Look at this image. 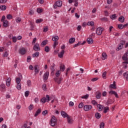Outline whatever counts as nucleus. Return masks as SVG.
<instances>
[{"label": "nucleus", "instance_id": "1", "mask_svg": "<svg viewBox=\"0 0 128 128\" xmlns=\"http://www.w3.org/2000/svg\"><path fill=\"white\" fill-rule=\"evenodd\" d=\"M56 118L54 116H52V118L50 122V124L52 126H54L56 124Z\"/></svg>", "mask_w": 128, "mask_h": 128}, {"label": "nucleus", "instance_id": "2", "mask_svg": "<svg viewBox=\"0 0 128 128\" xmlns=\"http://www.w3.org/2000/svg\"><path fill=\"white\" fill-rule=\"evenodd\" d=\"M62 6V2L58 0L54 5V8H60Z\"/></svg>", "mask_w": 128, "mask_h": 128}, {"label": "nucleus", "instance_id": "3", "mask_svg": "<svg viewBox=\"0 0 128 128\" xmlns=\"http://www.w3.org/2000/svg\"><path fill=\"white\" fill-rule=\"evenodd\" d=\"M18 52L20 54L24 56V54H26V50L24 48H21L19 49Z\"/></svg>", "mask_w": 128, "mask_h": 128}, {"label": "nucleus", "instance_id": "4", "mask_svg": "<svg viewBox=\"0 0 128 128\" xmlns=\"http://www.w3.org/2000/svg\"><path fill=\"white\" fill-rule=\"evenodd\" d=\"M92 108V105H85L84 106V110L85 112H89Z\"/></svg>", "mask_w": 128, "mask_h": 128}, {"label": "nucleus", "instance_id": "5", "mask_svg": "<svg viewBox=\"0 0 128 128\" xmlns=\"http://www.w3.org/2000/svg\"><path fill=\"white\" fill-rule=\"evenodd\" d=\"M54 82H56V84H60V83L62 82V78H58V77H56L54 78Z\"/></svg>", "mask_w": 128, "mask_h": 128}, {"label": "nucleus", "instance_id": "6", "mask_svg": "<svg viewBox=\"0 0 128 128\" xmlns=\"http://www.w3.org/2000/svg\"><path fill=\"white\" fill-rule=\"evenodd\" d=\"M103 31H104V28H102L100 27H99L96 29V34L98 36H100V34H102Z\"/></svg>", "mask_w": 128, "mask_h": 128}, {"label": "nucleus", "instance_id": "7", "mask_svg": "<svg viewBox=\"0 0 128 128\" xmlns=\"http://www.w3.org/2000/svg\"><path fill=\"white\" fill-rule=\"evenodd\" d=\"M33 50L36 52L40 50V44L38 43L36 44L33 47Z\"/></svg>", "mask_w": 128, "mask_h": 128}, {"label": "nucleus", "instance_id": "8", "mask_svg": "<svg viewBox=\"0 0 128 128\" xmlns=\"http://www.w3.org/2000/svg\"><path fill=\"white\" fill-rule=\"evenodd\" d=\"M48 76H50V72H46L44 73L43 78L44 80H48Z\"/></svg>", "mask_w": 128, "mask_h": 128}, {"label": "nucleus", "instance_id": "9", "mask_svg": "<svg viewBox=\"0 0 128 128\" xmlns=\"http://www.w3.org/2000/svg\"><path fill=\"white\" fill-rule=\"evenodd\" d=\"M0 92H6V85L4 84H2L0 85Z\"/></svg>", "mask_w": 128, "mask_h": 128}, {"label": "nucleus", "instance_id": "10", "mask_svg": "<svg viewBox=\"0 0 128 128\" xmlns=\"http://www.w3.org/2000/svg\"><path fill=\"white\" fill-rule=\"evenodd\" d=\"M110 94H114L116 98H118V93L116 92V91L114 90H110L109 92Z\"/></svg>", "mask_w": 128, "mask_h": 128}, {"label": "nucleus", "instance_id": "11", "mask_svg": "<svg viewBox=\"0 0 128 128\" xmlns=\"http://www.w3.org/2000/svg\"><path fill=\"white\" fill-rule=\"evenodd\" d=\"M64 50H62V51L58 54V56L60 58H62L64 56Z\"/></svg>", "mask_w": 128, "mask_h": 128}, {"label": "nucleus", "instance_id": "12", "mask_svg": "<svg viewBox=\"0 0 128 128\" xmlns=\"http://www.w3.org/2000/svg\"><path fill=\"white\" fill-rule=\"evenodd\" d=\"M97 108H98V110L99 112H102V110H104V106H102V105H100V104H98L97 105Z\"/></svg>", "mask_w": 128, "mask_h": 128}, {"label": "nucleus", "instance_id": "13", "mask_svg": "<svg viewBox=\"0 0 128 128\" xmlns=\"http://www.w3.org/2000/svg\"><path fill=\"white\" fill-rule=\"evenodd\" d=\"M61 116H63L64 118H68V114H66V112H64V111H61Z\"/></svg>", "mask_w": 128, "mask_h": 128}, {"label": "nucleus", "instance_id": "14", "mask_svg": "<svg viewBox=\"0 0 128 128\" xmlns=\"http://www.w3.org/2000/svg\"><path fill=\"white\" fill-rule=\"evenodd\" d=\"M38 65L34 66V69L35 74H38L39 72V71L38 70Z\"/></svg>", "mask_w": 128, "mask_h": 128}, {"label": "nucleus", "instance_id": "15", "mask_svg": "<svg viewBox=\"0 0 128 128\" xmlns=\"http://www.w3.org/2000/svg\"><path fill=\"white\" fill-rule=\"evenodd\" d=\"M32 58H38L40 56V52H36L32 55Z\"/></svg>", "mask_w": 128, "mask_h": 128}, {"label": "nucleus", "instance_id": "16", "mask_svg": "<svg viewBox=\"0 0 128 128\" xmlns=\"http://www.w3.org/2000/svg\"><path fill=\"white\" fill-rule=\"evenodd\" d=\"M108 58V56H106V54L103 52L102 54V58L103 60H106Z\"/></svg>", "mask_w": 128, "mask_h": 128}, {"label": "nucleus", "instance_id": "17", "mask_svg": "<svg viewBox=\"0 0 128 128\" xmlns=\"http://www.w3.org/2000/svg\"><path fill=\"white\" fill-rule=\"evenodd\" d=\"M87 42L89 44H92L94 42V40L92 38H88L87 39Z\"/></svg>", "mask_w": 128, "mask_h": 128}, {"label": "nucleus", "instance_id": "18", "mask_svg": "<svg viewBox=\"0 0 128 128\" xmlns=\"http://www.w3.org/2000/svg\"><path fill=\"white\" fill-rule=\"evenodd\" d=\"M2 22L4 26V28H8V20H4Z\"/></svg>", "mask_w": 128, "mask_h": 128}, {"label": "nucleus", "instance_id": "19", "mask_svg": "<svg viewBox=\"0 0 128 128\" xmlns=\"http://www.w3.org/2000/svg\"><path fill=\"white\" fill-rule=\"evenodd\" d=\"M110 88H116V82L114 81L113 82V84H111L110 86Z\"/></svg>", "mask_w": 128, "mask_h": 128}, {"label": "nucleus", "instance_id": "20", "mask_svg": "<svg viewBox=\"0 0 128 128\" xmlns=\"http://www.w3.org/2000/svg\"><path fill=\"white\" fill-rule=\"evenodd\" d=\"M67 120L68 124H72V119L70 118V116H68L67 117Z\"/></svg>", "mask_w": 128, "mask_h": 128}, {"label": "nucleus", "instance_id": "21", "mask_svg": "<svg viewBox=\"0 0 128 128\" xmlns=\"http://www.w3.org/2000/svg\"><path fill=\"white\" fill-rule=\"evenodd\" d=\"M6 84L7 86H10V78H9L7 79L6 81Z\"/></svg>", "mask_w": 128, "mask_h": 128}, {"label": "nucleus", "instance_id": "22", "mask_svg": "<svg viewBox=\"0 0 128 128\" xmlns=\"http://www.w3.org/2000/svg\"><path fill=\"white\" fill-rule=\"evenodd\" d=\"M104 114H106V112H108V110H110V108H108V106H106L104 108Z\"/></svg>", "mask_w": 128, "mask_h": 128}, {"label": "nucleus", "instance_id": "23", "mask_svg": "<svg viewBox=\"0 0 128 128\" xmlns=\"http://www.w3.org/2000/svg\"><path fill=\"white\" fill-rule=\"evenodd\" d=\"M64 70H66V66L62 64L60 66V71L64 72Z\"/></svg>", "mask_w": 128, "mask_h": 128}, {"label": "nucleus", "instance_id": "24", "mask_svg": "<svg viewBox=\"0 0 128 128\" xmlns=\"http://www.w3.org/2000/svg\"><path fill=\"white\" fill-rule=\"evenodd\" d=\"M119 22H124V16H121L118 18Z\"/></svg>", "mask_w": 128, "mask_h": 128}, {"label": "nucleus", "instance_id": "25", "mask_svg": "<svg viewBox=\"0 0 128 128\" xmlns=\"http://www.w3.org/2000/svg\"><path fill=\"white\" fill-rule=\"evenodd\" d=\"M126 80L128 81V72H126L123 74Z\"/></svg>", "mask_w": 128, "mask_h": 128}, {"label": "nucleus", "instance_id": "26", "mask_svg": "<svg viewBox=\"0 0 128 128\" xmlns=\"http://www.w3.org/2000/svg\"><path fill=\"white\" fill-rule=\"evenodd\" d=\"M100 96H102V94L100 92H96V98L100 99Z\"/></svg>", "mask_w": 128, "mask_h": 128}, {"label": "nucleus", "instance_id": "27", "mask_svg": "<svg viewBox=\"0 0 128 128\" xmlns=\"http://www.w3.org/2000/svg\"><path fill=\"white\" fill-rule=\"evenodd\" d=\"M74 42H76V38H70L69 40V42L70 44H74Z\"/></svg>", "mask_w": 128, "mask_h": 128}, {"label": "nucleus", "instance_id": "28", "mask_svg": "<svg viewBox=\"0 0 128 128\" xmlns=\"http://www.w3.org/2000/svg\"><path fill=\"white\" fill-rule=\"evenodd\" d=\"M128 55L126 54H125L122 56L123 60H126V62H127L126 60H128Z\"/></svg>", "mask_w": 128, "mask_h": 128}, {"label": "nucleus", "instance_id": "29", "mask_svg": "<svg viewBox=\"0 0 128 128\" xmlns=\"http://www.w3.org/2000/svg\"><path fill=\"white\" fill-rule=\"evenodd\" d=\"M60 70H58L56 72V78H58L60 76Z\"/></svg>", "mask_w": 128, "mask_h": 128}, {"label": "nucleus", "instance_id": "30", "mask_svg": "<svg viewBox=\"0 0 128 128\" xmlns=\"http://www.w3.org/2000/svg\"><path fill=\"white\" fill-rule=\"evenodd\" d=\"M56 66V64H53L52 66L50 67V70H52V74H54V67Z\"/></svg>", "mask_w": 128, "mask_h": 128}, {"label": "nucleus", "instance_id": "31", "mask_svg": "<svg viewBox=\"0 0 128 128\" xmlns=\"http://www.w3.org/2000/svg\"><path fill=\"white\" fill-rule=\"evenodd\" d=\"M88 26H94V22H88Z\"/></svg>", "mask_w": 128, "mask_h": 128}, {"label": "nucleus", "instance_id": "32", "mask_svg": "<svg viewBox=\"0 0 128 128\" xmlns=\"http://www.w3.org/2000/svg\"><path fill=\"white\" fill-rule=\"evenodd\" d=\"M48 44L47 40H44L41 44V46H44Z\"/></svg>", "mask_w": 128, "mask_h": 128}, {"label": "nucleus", "instance_id": "33", "mask_svg": "<svg viewBox=\"0 0 128 128\" xmlns=\"http://www.w3.org/2000/svg\"><path fill=\"white\" fill-rule=\"evenodd\" d=\"M52 40L53 42H56L57 40H58V36H54L52 38Z\"/></svg>", "mask_w": 128, "mask_h": 128}, {"label": "nucleus", "instance_id": "34", "mask_svg": "<svg viewBox=\"0 0 128 128\" xmlns=\"http://www.w3.org/2000/svg\"><path fill=\"white\" fill-rule=\"evenodd\" d=\"M40 112H41L40 109H38L34 114L35 116H38V114H40Z\"/></svg>", "mask_w": 128, "mask_h": 128}, {"label": "nucleus", "instance_id": "35", "mask_svg": "<svg viewBox=\"0 0 128 128\" xmlns=\"http://www.w3.org/2000/svg\"><path fill=\"white\" fill-rule=\"evenodd\" d=\"M95 116L96 118H100V114L98 112H96L95 114Z\"/></svg>", "mask_w": 128, "mask_h": 128}, {"label": "nucleus", "instance_id": "36", "mask_svg": "<svg viewBox=\"0 0 128 128\" xmlns=\"http://www.w3.org/2000/svg\"><path fill=\"white\" fill-rule=\"evenodd\" d=\"M102 78H104V80H106V72H104L102 74Z\"/></svg>", "mask_w": 128, "mask_h": 128}, {"label": "nucleus", "instance_id": "37", "mask_svg": "<svg viewBox=\"0 0 128 128\" xmlns=\"http://www.w3.org/2000/svg\"><path fill=\"white\" fill-rule=\"evenodd\" d=\"M0 10H6V6H0Z\"/></svg>", "mask_w": 128, "mask_h": 128}, {"label": "nucleus", "instance_id": "38", "mask_svg": "<svg viewBox=\"0 0 128 128\" xmlns=\"http://www.w3.org/2000/svg\"><path fill=\"white\" fill-rule=\"evenodd\" d=\"M45 100L46 102H50V96L46 95V97L45 98Z\"/></svg>", "mask_w": 128, "mask_h": 128}, {"label": "nucleus", "instance_id": "39", "mask_svg": "<svg viewBox=\"0 0 128 128\" xmlns=\"http://www.w3.org/2000/svg\"><path fill=\"white\" fill-rule=\"evenodd\" d=\"M88 96H89V95L88 94H86V95L82 96V98L84 99V100H88Z\"/></svg>", "mask_w": 128, "mask_h": 128}, {"label": "nucleus", "instance_id": "40", "mask_svg": "<svg viewBox=\"0 0 128 128\" xmlns=\"http://www.w3.org/2000/svg\"><path fill=\"white\" fill-rule=\"evenodd\" d=\"M16 22H22V18L20 17H18L16 18Z\"/></svg>", "mask_w": 128, "mask_h": 128}, {"label": "nucleus", "instance_id": "41", "mask_svg": "<svg viewBox=\"0 0 128 128\" xmlns=\"http://www.w3.org/2000/svg\"><path fill=\"white\" fill-rule=\"evenodd\" d=\"M44 52H50V47L46 46L44 48Z\"/></svg>", "mask_w": 128, "mask_h": 128}, {"label": "nucleus", "instance_id": "42", "mask_svg": "<svg viewBox=\"0 0 128 128\" xmlns=\"http://www.w3.org/2000/svg\"><path fill=\"white\" fill-rule=\"evenodd\" d=\"M124 64V68H126L128 67V61H125L123 62Z\"/></svg>", "mask_w": 128, "mask_h": 128}, {"label": "nucleus", "instance_id": "43", "mask_svg": "<svg viewBox=\"0 0 128 128\" xmlns=\"http://www.w3.org/2000/svg\"><path fill=\"white\" fill-rule=\"evenodd\" d=\"M24 96L26 98H28L30 96V91H26L24 93Z\"/></svg>", "mask_w": 128, "mask_h": 128}, {"label": "nucleus", "instance_id": "44", "mask_svg": "<svg viewBox=\"0 0 128 128\" xmlns=\"http://www.w3.org/2000/svg\"><path fill=\"white\" fill-rule=\"evenodd\" d=\"M84 108V103L81 102L78 104V108Z\"/></svg>", "mask_w": 128, "mask_h": 128}, {"label": "nucleus", "instance_id": "45", "mask_svg": "<svg viewBox=\"0 0 128 128\" xmlns=\"http://www.w3.org/2000/svg\"><path fill=\"white\" fill-rule=\"evenodd\" d=\"M6 18L8 20H12V16L10 15V14H8L7 15Z\"/></svg>", "mask_w": 128, "mask_h": 128}, {"label": "nucleus", "instance_id": "46", "mask_svg": "<svg viewBox=\"0 0 128 128\" xmlns=\"http://www.w3.org/2000/svg\"><path fill=\"white\" fill-rule=\"evenodd\" d=\"M42 102H43V104H46V98L43 97L42 99L40 100Z\"/></svg>", "mask_w": 128, "mask_h": 128}, {"label": "nucleus", "instance_id": "47", "mask_svg": "<svg viewBox=\"0 0 128 128\" xmlns=\"http://www.w3.org/2000/svg\"><path fill=\"white\" fill-rule=\"evenodd\" d=\"M118 28H120V30H122V28H124V24H119L118 25Z\"/></svg>", "mask_w": 128, "mask_h": 128}, {"label": "nucleus", "instance_id": "48", "mask_svg": "<svg viewBox=\"0 0 128 128\" xmlns=\"http://www.w3.org/2000/svg\"><path fill=\"white\" fill-rule=\"evenodd\" d=\"M16 88L17 90H21L22 86L20 85V83L17 84Z\"/></svg>", "mask_w": 128, "mask_h": 128}, {"label": "nucleus", "instance_id": "49", "mask_svg": "<svg viewBox=\"0 0 128 128\" xmlns=\"http://www.w3.org/2000/svg\"><path fill=\"white\" fill-rule=\"evenodd\" d=\"M116 14H114L113 15H112L111 16H110V18L112 20H116Z\"/></svg>", "mask_w": 128, "mask_h": 128}, {"label": "nucleus", "instance_id": "50", "mask_svg": "<svg viewBox=\"0 0 128 128\" xmlns=\"http://www.w3.org/2000/svg\"><path fill=\"white\" fill-rule=\"evenodd\" d=\"M44 20L42 19H38L36 20V24H40Z\"/></svg>", "mask_w": 128, "mask_h": 128}, {"label": "nucleus", "instance_id": "51", "mask_svg": "<svg viewBox=\"0 0 128 128\" xmlns=\"http://www.w3.org/2000/svg\"><path fill=\"white\" fill-rule=\"evenodd\" d=\"M16 82L17 84H20V78H16Z\"/></svg>", "mask_w": 128, "mask_h": 128}, {"label": "nucleus", "instance_id": "52", "mask_svg": "<svg viewBox=\"0 0 128 128\" xmlns=\"http://www.w3.org/2000/svg\"><path fill=\"white\" fill-rule=\"evenodd\" d=\"M30 28L32 30H33L34 28V24H32V22L30 23Z\"/></svg>", "mask_w": 128, "mask_h": 128}, {"label": "nucleus", "instance_id": "53", "mask_svg": "<svg viewBox=\"0 0 128 128\" xmlns=\"http://www.w3.org/2000/svg\"><path fill=\"white\" fill-rule=\"evenodd\" d=\"M92 104H94V106H96V104H98V102H96L94 100H92Z\"/></svg>", "mask_w": 128, "mask_h": 128}, {"label": "nucleus", "instance_id": "54", "mask_svg": "<svg viewBox=\"0 0 128 128\" xmlns=\"http://www.w3.org/2000/svg\"><path fill=\"white\" fill-rule=\"evenodd\" d=\"M34 108V105L32 104H30V106H28V110H32Z\"/></svg>", "mask_w": 128, "mask_h": 128}, {"label": "nucleus", "instance_id": "55", "mask_svg": "<svg viewBox=\"0 0 128 128\" xmlns=\"http://www.w3.org/2000/svg\"><path fill=\"white\" fill-rule=\"evenodd\" d=\"M27 84L28 86H32V82H30V80H28L27 81Z\"/></svg>", "mask_w": 128, "mask_h": 128}, {"label": "nucleus", "instance_id": "56", "mask_svg": "<svg viewBox=\"0 0 128 128\" xmlns=\"http://www.w3.org/2000/svg\"><path fill=\"white\" fill-rule=\"evenodd\" d=\"M16 40H17V38H16V36L12 37V42H16Z\"/></svg>", "mask_w": 128, "mask_h": 128}, {"label": "nucleus", "instance_id": "57", "mask_svg": "<svg viewBox=\"0 0 128 128\" xmlns=\"http://www.w3.org/2000/svg\"><path fill=\"white\" fill-rule=\"evenodd\" d=\"M48 27L46 26L44 28V32H48Z\"/></svg>", "mask_w": 128, "mask_h": 128}, {"label": "nucleus", "instance_id": "58", "mask_svg": "<svg viewBox=\"0 0 128 128\" xmlns=\"http://www.w3.org/2000/svg\"><path fill=\"white\" fill-rule=\"evenodd\" d=\"M94 36H96V33H92L90 35V38H94Z\"/></svg>", "mask_w": 128, "mask_h": 128}, {"label": "nucleus", "instance_id": "59", "mask_svg": "<svg viewBox=\"0 0 128 128\" xmlns=\"http://www.w3.org/2000/svg\"><path fill=\"white\" fill-rule=\"evenodd\" d=\"M123 47H124V46L120 44L118 45V50H122V48Z\"/></svg>", "mask_w": 128, "mask_h": 128}, {"label": "nucleus", "instance_id": "60", "mask_svg": "<svg viewBox=\"0 0 128 128\" xmlns=\"http://www.w3.org/2000/svg\"><path fill=\"white\" fill-rule=\"evenodd\" d=\"M37 12H38V14H40V12H42V10L40 8H38L37 9Z\"/></svg>", "mask_w": 128, "mask_h": 128}, {"label": "nucleus", "instance_id": "61", "mask_svg": "<svg viewBox=\"0 0 128 128\" xmlns=\"http://www.w3.org/2000/svg\"><path fill=\"white\" fill-rule=\"evenodd\" d=\"M48 114V110H46L43 111L42 112V114H43V116H46V114Z\"/></svg>", "mask_w": 128, "mask_h": 128}, {"label": "nucleus", "instance_id": "62", "mask_svg": "<svg viewBox=\"0 0 128 128\" xmlns=\"http://www.w3.org/2000/svg\"><path fill=\"white\" fill-rule=\"evenodd\" d=\"M100 128H104V123L102 122L101 124H100Z\"/></svg>", "mask_w": 128, "mask_h": 128}, {"label": "nucleus", "instance_id": "63", "mask_svg": "<svg viewBox=\"0 0 128 128\" xmlns=\"http://www.w3.org/2000/svg\"><path fill=\"white\" fill-rule=\"evenodd\" d=\"M8 56V53L6 52L4 54V58H6V56Z\"/></svg>", "mask_w": 128, "mask_h": 128}, {"label": "nucleus", "instance_id": "64", "mask_svg": "<svg viewBox=\"0 0 128 128\" xmlns=\"http://www.w3.org/2000/svg\"><path fill=\"white\" fill-rule=\"evenodd\" d=\"M28 124H25L22 126V128H28Z\"/></svg>", "mask_w": 128, "mask_h": 128}]
</instances>
